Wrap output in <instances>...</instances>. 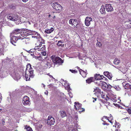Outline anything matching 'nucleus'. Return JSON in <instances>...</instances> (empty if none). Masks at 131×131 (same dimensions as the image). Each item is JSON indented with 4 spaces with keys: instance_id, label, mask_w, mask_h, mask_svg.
Here are the masks:
<instances>
[{
    "instance_id": "obj_55",
    "label": "nucleus",
    "mask_w": 131,
    "mask_h": 131,
    "mask_svg": "<svg viewBox=\"0 0 131 131\" xmlns=\"http://www.w3.org/2000/svg\"><path fill=\"white\" fill-rule=\"evenodd\" d=\"M48 92L47 91V92H45V94H46V95H47L48 94Z\"/></svg>"
},
{
    "instance_id": "obj_17",
    "label": "nucleus",
    "mask_w": 131,
    "mask_h": 131,
    "mask_svg": "<svg viewBox=\"0 0 131 131\" xmlns=\"http://www.w3.org/2000/svg\"><path fill=\"white\" fill-rule=\"evenodd\" d=\"M104 75L107 77L109 79H111L112 78L111 74L109 72L106 71L104 72H103Z\"/></svg>"
},
{
    "instance_id": "obj_7",
    "label": "nucleus",
    "mask_w": 131,
    "mask_h": 131,
    "mask_svg": "<svg viewBox=\"0 0 131 131\" xmlns=\"http://www.w3.org/2000/svg\"><path fill=\"white\" fill-rule=\"evenodd\" d=\"M29 98L27 96H25L22 99V102L24 105L29 104L30 103Z\"/></svg>"
},
{
    "instance_id": "obj_62",
    "label": "nucleus",
    "mask_w": 131,
    "mask_h": 131,
    "mask_svg": "<svg viewBox=\"0 0 131 131\" xmlns=\"http://www.w3.org/2000/svg\"><path fill=\"white\" fill-rule=\"evenodd\" d=\"M50 77H51L52 78H53V77L51 75H50Z\"/></svg>"
},
{
    "instance_id": "obj_34",
    "label": "nucleus",
    "mask_w": 131,
    "mask_h": 131,
    "mask_svg": "<svg viewBox=\"0 0 131 131\" xmlns=\"http://www.w3.org/2000/svg\"><path fill=\"white\" fill-rule=\"evenodd\" d=\"M42 68V66L41 64L37 65V69L38 70H41Z\"/></svg>"
},
{
    "instance_id": "obj_50",
    "label": "nucleus",
    "mask_w": 131,
    "mask_h": 131,
    "mask_svg": "<svg viewBox=\"0 0 131 131\" xmlns=\"http://www.w3.org/2000/svg\"><path fill=\"white\" fill-rule=\"evenodd\" d=\"M77 129L76 128H73L72 129V131H76Z\"/></svg>"
},
{
    "instance_id": "obj_9",
    "label": "nucleus",
    "mask_w": 131,
    "mask_h": 131,
    "mask_svg": "<svg viewBox=\"0 0 131 131\" xmlns=\"http://www.w3.org/2000/svg\"><path fill=\"white\" fill-rule=\"evenodd\" d=\"M94 78L95 80H100L104 79V76L103 75H100V74L96 73L94 74Z\"/></svg>"
},
{
    "instance_id": "obj_2",
    "label": "nucleus",
    "mask_w": 131,
    "mask_h": 131,
    "mask_svg": "<svg viewBox=\"0 0 131 131\" xmlns=\"http://www.w3.org/2000/svg\"><path fill=\"white\" fill-rule=\"evenodd\" d=\"M51 58L53 63L56 64L60 65L63 63V61L59 57H55L54 55H53L51 57Z\"/></svg>"
},
{
    "instance_id": "obj_30",
    "label": "nucleus",
    "mask_w": 131,
    "mask_h": 131,
    "mask_svg": "<svg viewBox=\"0 0 131 131\" xmlns=\"http://www.w3.org/2000/svg\"><path fill=\"white\" fill-rule=\"evenodd\" d=\"M120 63V61L117 58H115L114 61V63L118 65Z\"/></svg>"
},
{
    "instance_id": "obj_18",
    "label": "nucleus",
    "mask_w": 131,
    "mask_h": 131,
    "mask_svg": "<svg viewBox=\"0 0 131 131\" xmlns=\"http://www.w3.org/2000/svg\"><path fill=\"white\" fill-rule=\"evenodd\" d=\"M30 39L28 37H24L22 38L21 37V40L22 41V42H25L26 44H28L29 42Z\"/></svg>"
},
{
    "instance_id": "obj_29",
    "label": "nucleus",
    "mask_w": 131,
    "mask_h": 131,
    "mask_svg": "<svg viewBox=\"0 0 131 131\" xmlns=\"http://www.w3.org/2000/svg\"><path fill=\"white\" fill-rule=\"evenodd\" d=\"M30 77H31L32 78L33 77L29 76V75H28L27 74V73L26 72L25 77V79H26V81H29L30 80Z\"/></svg>"
},
{
    "instance_id": "obj_20",
    "label": "nucleus",
    "mask_w": 131,
    "mask_h": 131,
    "mask_svg": "<svg viewBox=\"0 0 131 131\" xmlns=\"http://www.w3.org/2000/svg\"><path fill=\"white\" fill-rule=\"evenodd\" d=\"M45 43V41L44 40L42 39L39 40L37 42V43L36 45H37V46H42V44H43Z\"/></svg>"
},
{
    "instance_id": "obj_48",
    "label": "nucleus",
    "mask_w": 131,
    "mask_h": 131,
    "mask_svg": "<svg viewBox=\"0 0 131 131\" xmlns=\"http://www.w3.org/2000/svg\"><path fill=\"white\" fill-rule=\"evenodd\" d=\"M28 0H22L23 2H26L28 1Z\"/></svg>"
},
{
    "instance_id": "obj_35",
    "label": "nucleus",
    "mask_w": 131,
    "mask_h": 131,
    "mask_svg": "<svg viewBox=\"0 0 131 131\" xmlns=\"http://www.w3.org/2000/svg\"><path fill=\"white\" fill-rule=\"evenodd\" d=\"M129 85H130L128 83H126L124 85L125 88L127 89H128Z\"/></svg>"
},
{
    "instance_id": "obj_58",
    "label": "nucleus",
    "mask_w": 131,
    "mask_h": 131,
    "mask_svg": "<svg viewBox=\"0 0 131 131\" xmlns=\"http://www.w3.org/2000/svg\"><path fill=\"white\" fill-rule=\"evenodd\" d=\"M125 119H127L128 120V117H126L125 118Z\"/></svg>"
},
{
    "instance_id": "obj_12",
    "label": "nucleus",
    "mask_w": 131,
    "mask_h": 131,
    "mask_svg": "<svg viewBox=\"0 0 131 131\" xmlns=\"http://www.w3.org/2000/svg\"><path fill=\"white\" fill-rule=\"evenodd\" d=\"M95 83L97 84L98 86H101V84L102 86H104L105 88H108V85L105 82L101 81H99V82H95Z\"/></svg>"
},
{
    "instance_id": "obj_32",
    "label": "nucleus",
    "mask_w": 131,
    "mask_h": 131,
    "mask_svg": "<svg viewBox=\"0 0 131 131\" xmlns=\"http://www.w3.org/2000/svg\"><path fill=\"white\" fill-rule=\"evenodd\" d=\"M35 58L36 59H38L40 61H42L43 60L41 56H39L38 57H35Z\"/></svg>"
},
{
    "instance_id": "obj_56",
    "label": "nucleus",
    "mask_w": 131,
    "mask_h": 131,
    "mask_svg": "<svg viewBox=\"0 0 131 131\" xmlns=\"http://www.w3.org/2000/svg\"><path fill=\"white\" fill-rule=\"evenodd\" d=\"M119 107V108H121V107L119 105L118 107Z\"/></svg>"
},
{
    "instance_id": "obj_6",
    "label": "nucleus",
    "mask_w": 131,
    "mask_h": 131,
    "mask_svg": "<svg viewBox=\"0 0 131 131\" xmlns=\"http://www.w3.org/2000/svg\"><path fill=\"white\" fill-rule=\"evenodd\" d=\"M52 7L54 9L58 12H60L62 9V6L57 2H55L53 4Z\"/></svg>"
},
{
    "instance_id": "obj_60",
    "label": "nucleus",
    "mask_w": 131,
    "mask_h": 131,
    "mask_svg": "<svg viewBox=\"0 0 131 131\" xmlns=\"http://www.w3.org/2000/svg\"><path fill=\"white\" fill-rule=\"evenodd\" d=\"M2 109H0V112H1L2 111Z\"/></svg>"
},
{
    "instance_id": "obj_19",
    "label": "nucleus",
    "mask_w": 131,
    "mask_h": 131,
    "mask_svg": "<svg viewBox=\"0 0 131 131\" xmlns=\"http://www.w3.org/2000/svg\"><path fill=\"white\" fill-rule=\"evenodd\" d=\"M21 30L20 29H16L13 30L11 34L12 35H16L20 34Z\"/></svg>"
},
{
    "instance_id": "obj_1",
    "label": "nucleus",
    "mask_w": 131,
    "mask_h": 131,
    "mask_svg": "<svg viewBox=\"0 0 131 131\" xmlns=\"http://www.w3.org/2000/svg\"><path fill=\"white\" fill-rule=\"evenodd\" d=\"M29 35H30L29 33L25 32H23L22 34H20V35H19V36L17 37L15 36H12L10 39L11 42L13 45L16 46L15 43L18 40V39L21 40V37L20 36V35L22 37H24L25 36L26 37Z\"/></svg>"
},
{
    "instance_id": "obj_33",
    "label": "nucleus",
    "mask_w": 131,
    "mask_h": 131,
    "mask_svg": "<svg viewBox=\"0 0 131 131\" xmlns=\"http://www.w3.org/2000/svg\"><path fill=\"white\" fill-rule=\"evenodd\" d=\"M104 117L105 118V119H106L107 120H108V121H109L110 123H111L112 124L113 122H112V120H113V118H111V120H110L109 119H108V118H109V117H107V116H104Z\"/></svg>"
},
{
    "instance_id": "obj_43",
    "label": "nucleus",
    "mask_w": 131,
    "mask_h": 131,
    "mask_svg": "<svg viewBox=\"0 0 131 131\" xmlns=\"http://www.w3.org/2000/svg\"><path fill=\"white\" fill-rule=\"evenodd\" d=\"M3 37L2 33L1 32H0V40L2 39Z\"/></svg>"
},
{
    "instance_id": "obj_44",
    "label": "nucleus",
    "mask_w": 131,
    "mask_h": 131,
    "mask_svg": "<svg viewBox=\"0 0 131 131\" xmlns=\"http://www.w3.org/2000/svg\"><path fill=\"white\" fill-rule=\"evenodd\" d=\"M92 98L93 99V102H94L95 101H96L97 99V98L96 97L94 98L93 97Z\"/></svg>"
},
{
    "instance_id": "obj_3",
    "label": "nucleus",
    "mask_w": 131,
    "mask_h": 131,
    "mask_svg": "<svg viewBox=\"0 0 131 131\" xmlns=\"http://www.w3.org/2000/svg\"><path fill=\"white\" fill-rule=\"evenodd\" d=\"M9 71L10 74L11 75H12V76L15 79L18 80L20 79V76L18 74H17V75H16L15 73L14 69V68H10L9 69Z\"/></svg>"
},
{
    "instance_id": "obj_38",
    "label": "nucleus",
    "mask_w": 131,
    "mask_h": 131,
    "mask_svg": "<svg viewBox=\"0 0 131 131\" xmlns=\"http://www.w3.org/2000/svg\"><path fill=\"white\" fill-rule=\"evenodd\" d=\"M100 94L101 95V96L102 98H104L105 97L106 95L103 92H102L101 94Z\"/></svg>"
},
{
    "instance_id": "obj_14",
    "label": "nucleus",
    "mask_w": 131,
    "mask_h": 131,
    "mask_svg": "<svg viewBox=\"0 0 131 131\" xmlns=\"http://www.w3.org/2000/svg\"><path fill=\"white\" fill-rule=\"evenodd\" d=\"M41 46H36L35 49V50H38V51H46L45 45H43L42 47Z\"/></svg>"
},
{
    "instance_id": "obj_31",
    "label": "nucleus",
    "mask_w": 131,
    "mask_h": 131,
    "mask_svg": "<svg viewBox=\"0 0 131 131\" xmlns=\"http://www.w3.org/2000/svg\"><path fill=\"white\" fill-rule=\"evenodd\" d=\"M115 127H117V129H119L120 127V124L119 123H118L117 122H116L115 123Z\"/></svg>"
},
{
    "instance_id": "obj_10",
    "label": "nucleus",
    "mask_w": 131,
    "mask_h": 131,
    "mask_svg": "<svg viewBox=\"0 0 131 131\" xmlns=\"http://www.w3.org/2000/svg\"><path fill=\"white\" fill-rule=\"evenodd\" d=\"M92 20V18L90 17H86L85 21V24L87 26H89L91 24L90 22Z\"/></svg>"
},
{
    "instance_id": "obj_64",
    "label": "nucleus",
    "mask_w": 131,
    "mask_h": 131,
    "mask_svg": "<svg viewBox=\"0 0 131 131\" xmlns=\"http://www.w3.org/2000/svg\"><path fill=\"white\" fill-rule=\"evenodd\" d=\"M125 83V82H124V83Z\"/></svg>"
},
{
    "instance_id": "obj_39",
    "label": "nucleus",
    "mask_w": 131,
    "mask_h": 131,
    "mask_svg": "<svg viewBox=\"0 0 131 131\" xmlns=\"http://www.w3.org/2000/svg\"><path fill=\"white\" fill-rule=\"evenodd\" d=\"M74 19H71L69 20V23L70 24H71L72 25Z\"/></svg>"
},
{
    "instance_id": "obj_22",
    "label": "nucleus",
    "mask_w": 131,
    "mask_h": 131,
    "mask_svg": "<svg viewBox=\"0 0 131 131\" xmlns=\"http://www.w3.org/2000/svg\"><path fill=\"white\" fill-rule=\"evenodd\" d=\"M100 12L102 14H105V8L104 5H102L100 10Z\"/></svg>"
},
{
    "instance_id": "obj_49",
    "label": "nucleus",
    "mask_w": 131,
    "mask_h": 131,
    "mask_svg": "<svg viewBox=\"0 0 131 131\" xmlns=\"http://www.w3.org/2000/svg\"><path fill=\"white\" fill-rule=\"evenodd\" d=\"M2 100V96L1 95H0V103L1 102V101Z\"/></svg>"
},
{
    "instance_id": "obj_36",
    "label": "nucleus",
    "mask_w": 131,
    "mask_h": 131,
    "mask_svg": "<svg viewBox=\"0 0 131 131\" xmlns=\"http://www.w3.org/2000/svg\"><path fill=\"white\" fill-rule=\"evenodd\" d=\"M69 71L70 72H71L72 73H75L77 72V71L76 70H71L70 69Z\"/></svg>"
},
{
    "instance_id": "obj_46",
    "label": "nucleus",
    "mask_w": 131,
    "mask_h": 131,
    "mask_svg": "<svg viewBox=\"0 0 131 131\" xmlns=\"http://www.w3.org/2000/svg\"><path fill=\"white\" fill-rule=\"evenodd\" d=\"M108 88H107V89H109L112 88V86L111 85H109V86H108Z\"/></svg>"
},
{
    "instance_id": "obj_28",
    "label": "nucleus",
    "mask_w": 131,
    "mask_h": 131,
    "mask_svg": "<svg viewBox=\"0 0 131 131\" xmlns=\"http://www.w3.org/2000/svg\"><path fill=\"white\" fill-rule=\"evenodd\" d=\"M62 42L61 40H60L57 43V45L59 47H63L64 45L62 44Z\"/></svg>"
},
{
    "instance_id": "obj_61",
    "label": "nucleus",
    "mask_w": 131,
    "mask_h": 131,
    "mask_svg": "<svg viewBox=\"0 0 131 131\" xmlns=\"http://www.w3.org/2000/svg\"><path fill=\"white\" fill-rule=\"evenodd\" d=\"M48 16H49V17H50L51 16V15H50V14H49V15Z\"/></svg>"
},
{
    "instance_id": "obj_40",
    "label": "nucleus",
    "mask_w": 131,
    "mask_h": 131,
    "mask_svg": "<svg viewBox=\"0 0 131 131\" xmlns=\"http://www.w3.org/2000/svg\"><path fill=\"white\" fill-rule=\"evenodd\" d=\"M96 45L97 46H98L99 47H101L102 46V44H101V43L100 42H98L96 44Z\"/></svg>"
},
{
    "instance_id": "obj_15",
    "label": "nucleus",
    "mask_w": 131,
    "mask_h": 131,
    "mask_svg": "<svg viewBox=\"0 0 131 131\" xmlns=\"http://www.w3.org/2000/svg\"><path fill=\"white\" fill-rule=\"evenodd\" d=\"M95 79L93 77H90L86 80V82L88 84H90L95 81Z\"/></svg>"
},
{
    "instance_id": "obj_26",
    "label": "nucleus",
    "mask_w": 131,
    "mask_h": 131,
    "mask_svg": "<svg viewBox=\"0 0 131 131\" xmlns=\"http://www.w3.org/2000/svg\"><path fill=\"white\" fill-rule=\"evenodd\" d=\"M94 92H96L98 94H101L102 92L101 90L98 87H96L95 89Z\"/></svg>"
},
{
    "instance_id": "obj_27",
    "label": "nucleus",
    "mask_w": 131,
    "mask_h": 131,
    "mask_svg": "<svg viewBox=\"0 0 131 131\" xmlns=\"http://www.w3.org/2000/svg\"><path fill=\"white\" fill-rule=\"evenodd\" d=\"M24 129H26V131H33L31 128L27 125L25 127Z\"/></svg>"
},
{
    "instance_id": "obj_59",
    "label": "nucleus",
    "mask_w": 131,
    "mask_h": 131,
    "mask_svg": "<svg viewBox=\"0 0 131 131\" xmlns=\"http://www.w3.org/2000/svg\"><path fill=\"white\" fill-rule=\"evenodd\" d=\"M55 17H56L55 16V15H54V16H53V18H54Z\"/></svg>"
},
{
    "instance_id": "obj_63",
    "label": "nucleus",
    "mask_w": 131,
    "mask_h": 131,
    "mask_svg": "<svg viewBox=\"0 0 131 131\" xmlns=\"http://www.w3.org/2000/svg\"><path fill=\"white\" fill-rule=\"evenodd\" d=\"M54 13V12H52V13H53V14Z\"/></svg>"
},
{
    "instance_id": "obj_45",
    "label": "nucleus",
    "mask_w": 131,
    "mask_h": 131,
    "mask_svg": "<svg viewBox=\"0 0 131 131\" xmlns=\"http://www.w3.org/2000/svg\"><path fill=\"white\" fill-rule=\"evenodd\" d=\"M43 126V125L42 124H39V128H41Z\"/></svg>"
},
{
    "instance_id": "obj_53",
    "label": "nucleus",
    "mask_w": 131,
    "mask_h": 131,
    "mask_svg": "<svg viewBox=\"0 0 131 131\" xmlns=\"http://www.w3.org/2000/svg\"><path fill=\"white\" fill-rule=\"evenodd\" d=\"M128 89H130L131 90V85H130Z\"/></svg>"
},
{
    "instance_id": "obj_4",
    "label": "nucleus",
    "mask_w": 131,
    "mask_h": 131,
    "mask_svg": "<svg viewBox=\"0 0 131 131\" xmlns=\"http://www.w3.org/2000/svg\"><path fill=\"white\" fill-rule=\"evenodd\" d=\"M74 107L77 111L81 112L84 111V109L81 108V104L76 102L74 103Z\"/></svg>"
},
{
    "instance_id": "obj_5",
    "label": "nucleus",
    "mask_w": 131,
    "mask_h": 131,
    "mask_svg": "<svg viewBox=\"0 0 131 131\" xmlns=\"http://www.w3.org/2000/svg\"><path fill=\"white\" fill-rule=\"evenodd\" d=\"M29 71V76L33 77L34 76V70L33 68L31 67V64H29L27 66V68L26 70V72L27 70Z\"/></svg>"
},
{
    "instance_id": "obj_23",
    "label": "nucleus",
    "mask_w": 131,
    "mask_h": 131,
    "mask_svg": "<svg viewBox=\"0 0 131 131\" xmlns=\"http://www.w3.org/2000/svg\"><path fill=\"white\" fill-rule=\"evenodd\" d=\"M79 23L78 21L77 20L74 19V20L73 22L72 26H73L74 27H77L76 26L77 25H79Z\"/></svg>"
},
{
    "instance_id": "obj_57",
    "label": "nucleus",
    "mask_w": 131,
    "mask_h": 131,
    "mask_svg": "<svg viewBox=\"0 0 131 131\" xmlns=\"http://www.w3.org/2000/svg\"><path fill=\"white\" fill-rule=\"evenodd\" d=\"M110 119H111V118H113V117L112 116H111L110 117Z\"/></svg>"
},
{
    "instance_id": "obj_16",
    "label": "nucleus",
    "mask_w": 131,
    "mask_h": 131,
    "mask_svg": "<svg viewBox=\"0 0 131 131\" xmlns=\"http://www.w3.org/2000/svg\"><path fill=\"white\" fill-rule=\"evenodd\" d=\"M80 73L81 75L83 77H86L87 74V70H86L85 71H84L82 69H80Z\"/></svg>"
},
{
    "instance_id": "obj_54",
    "label": "nucleus",
    "mask_w": 131,
    "mask_h": 131,
    "mask_svg": "<svg viewBox=\"0 0 131 131\" xmlns=\"http://www.w3.org/2000/svg\"><path fill=\"white\" fill-rule=\"evenodd\" d=\"M104 80H105V81H106L107 80V78H105V77H104Z\"/></svg>"
},
{
    "instance_id": "obj_25",
    "label": "nucleus",
    "mask_w": 131,
    "mask_h": 131,
    "mask_svg": "<svg viewBox=\"0 0 131 131\" xmlns=\"http://www.w3.org/2000/svg\"><path fill=\"white\" fill-rule=\"evenodd\" d=\"M54 30V28L53 27H52L50 29H46L45 30V32L47 34L50 33L52 32Z\"/></svg>"
},
{
    "instance_id": "obj_8",
    "label": "nucleus",
    "mask_w": 131,
    "mask_h": 131,
    "mask_svg": "<svg viewBox=\"0 0 131 131\" xmlns=\"http://www.w3.org/2000/svg\"><path fill=\"white\" fill-rule=\"evenodd\" d=\"M55 122L54 118L51 115L48 116L47 120V123L49 125H53Z\"/></svg>"
},
{
    "instance_id": "obj_52",
    "label": "nucleus",
    "mask_w": 131,
    "mask_h": 131,
    "mask_svg": "<svg viewBox=\"0 0 131 131\" xmlns=\"http://www.w3.org/2000/svg\"><path fill=\"white\" fill-rule=\"evenodd\" d=\"M103 125H108V124H107L106 123H103Z\"/></svg>"
},
{
    "instance_id": "obj_24",
    "label": "nucleus",
    "mask_w": 131,
    "mask_h": 131,
    "mask_svg": "<svg viewBox=\"0 0 131 131\" xmlns=\"http://www.w3.org/2000/svg\"><path fill=\"white\" fill-rule=\"evenodd\" d=\"M60 113L61 115L62 118L67 116V114L64 111L62 110L60 111Z\"/></svg>"
},
{
    "instance_id": "obj_41",
    "label": "nucleus",
    "mask_w": 131,
    "mask_h": 131,
    "mask_svg": "<svg viewBox=\"0 0 131 131\" xmlns=\"http://www.w3.org/2000/svg\"><path fill=\"white\" fill-rule=\"evenodd\" d=\"M41 54L43 56H45L46 55V51H43L41 53Z\"/></svg>"
},
{
    "instance_id": "obj_42",
    "label": "nucleus",
    "mask_w": 131,
    "mask_h": 131,
    "mask_svg": "<svg viewBox=\"0 0 131 131\" xmlns=\"http://www.w3.org/2000/svg\"><path fill=\"white\" fill-rule=\"evenodd\" d=\"M99 101L100 102H101L104 104H105V103H106V102L105 101H104L100 99L99 100Z\"/></svg>"
},
{
    "instance_id": "obj_37",
    "label": "nucleus",
    "mask_w": 131,
    "mask_h": 131,
    "mask_svg": "<svg viewBox=\"0 0 131 131\" xmlns=\"http://www.w3.org/2000/svg\"><path fill=\"white\" fill-rule=\"evenodd\" d=\"M126 110L129 115L131 114V108H127Z\"/></svg>"
},
{
    "instance_id": "obj_47",
    "label": "nucleus",
    "mask_w": 131,
    "mask_h": 131,
    "mask_svg": "<svg viewBox=\"0 0 131 131\" xmlns=\"http://www.w3.org/2000/svg\"><path fill=\"white\" fill-rule=\"evenodd\" d=\"M114 105L115 106H116V107H118L119 104H115V103H114Z\"/></svg>"
},
{
    "instance_id": "obj_51",
    "label": "nucleus",
    "mask_w": 131,
    "mask_h": 131,
    "mask_svg": "<svg viewBox=\"0 0 131 131\" xmlns=\"http://www.w3.org/2000/svg\"><path fill=\"white\" fill-rule=\"evenodd\" d=\"M77 67V68L78 69V70L79 71V70H80V69H80L79 67Z\"/></svg>"
},
{
    "instance_id": "obj_13",
    "label": "nucleus",
    "mask_w": 131,
    "mask_h": 131,
    "mask_svg": "<svg viewBox=\"0 0 131 131\" xmlns=\"http://www.w3.org/2000/svg\"><path fill=\"white\" fill-rule=\"evenodd\" d=\"M8 18L10 20L14 21H16L17 20L18 16L16 15H9L8 16Z\"/></svg>"
},
{
    "instance_id": "obj_21",
    "label": "nucleus",
    "mask_w": 131,
    "mask_h": 131,
    "mask_svg": "<svg viewBox=\"0 0 131 131\" xmlns=\"http://www.w3.org/2000/svg\"><path fill=\"white\" fill-rule=\"evenodd\" d=\"M128 22L129 23L126 24L125 25V26L126 27L127 29H130L131 28V20L129 19L127 21H126L125 23Z\"/></svg>"
},
{
    "instance_id": "obj_11",
    "label": "nucleus",
    "mask_w": 131,
    "mask_h": 131,
    "mask_svg": "<svg viewBox=\"0 0 131 131\" xmlns=\"http://www.w3.org/2000/svg\"><path fill=\"white\" fill-rule=\"evenodd\" d=\"M106 10L108 12H111L113 11L114 9L111 5L109 4H107L105 5Z\"/></svg>"
}]
</instances>
